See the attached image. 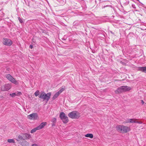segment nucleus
<instances>
[{
    "mask_svg": "<svg viewBox=\"0 0 146 146\" xmlns=\"http://www.w3.org/2000/svg\"><path fill=\"white\" fill-rule=\"evenodd\" d=\"M117 131L119 132L122 133H126L130 131V127L122 125H118L116 127Z\"/></svg>",
    "mask_w": 146,
    "mask_h": 146,
    "instance_id": "obj_1",
    "label": "nucleus"
},
{
    "mask_svg": "<svg viewBox=\"0 0 146 146\" xmlns=\"http://www.w3.org/2000/svg\"><path fill=\"white\" fill-rule=\"evenodd\" d=\"M51 95L50 92H49L46 94L44 92H42L40 93V95L38 96V97L40 98L48 101L50 98Z\"/></svg>",
    "mask_w": 146,
    "mask_h": 146,
    "instance_id": "obj_2",
    "label": "nucleus"
},
{
    "mask_svg": "<svg viewBox=\"0 0 146 146\" xmlns=\"http://www.w3.org/2000/svg\"><path fill=\"white\" fill-rule=\"evenodd\" d=\"M68 116L69 117L73 119H78L80 116V113L76 111L70 112L68 114Z\"/></svg>",
    "mask_w": 146,
    "mask_h": 146,
    "instance_id": "obj_3",
    "label": "nucleus"
},
{
    "mask_svg": "<svg viewBox=\"0 0 146 146\" xmlns=\"http://www.w3.org/2000/svg\"><path fill=\"white\" fill-rule=\"evenodd\" d=\"M60 117L64 123H66L69 121L68 117L64 112L60 113Z\"/></svg>",
    "mask_w": 146,
    "mask_h": 146,
    "instance_id": "obj_4",
    "label": "nucleus"
},
{
    "mask_svg": "<svg viewBox=\"0 0 146 146\" xmlns=\"http://www.w3.org/2000/svg\"><path fill=\"white\" fill-rule=\"evenodd\" d=\"M6 78L11 82L16 85L19 84V82L10 74H7L5 75Z\"/></svg>",
    "mask_w": 146,
    "mask_h": 146,
    "instance_id": "obj_5",
    "label": "nucleus"
},
{
    "mask_svg": "<svg viewBox=\"0 0 146 146\" xmlns=\"http://www.w3.org/2000/svg\"><path fill=\"white\" fill-rule=\"evenodd\" d=\"M38 118V114L36 113H33L27 116V118L30 120H36Z\"/></svg>",
    "mask_w": 146,
    "mask_h": 146,
    "instance_id": "obj_6",
    "label": "nucleus"
},
{
    "mask_svg": "<svg viewBox=\"0 0 146 146\" xmlns=\"http://www.w3.org/2000/svg\"><path fill=\"white\" fill-rule=\"evenodd\" d=\"M3 43L5 45L10 46L12 44L13 42L10 39L7 38H5L3 39Z\"/></svg>",
    "mask_w": 146,
    "mask_h": 146,
    "instance_id": "obj_7",
    "label": "nucleus"
},
{
    "mask_svg": "<svg viewBox=\"0 0 146 146\" xmlns=\"http://www.w3.org/2000/svg\"><path fill=\"white\" fill-rule=\"evenodd\" d=\"M11 86L9 84H7L3 86L2 88V90L4 91H7L11 88Z\"/></svg>",
    "mask_w": 146,
    "mask_h": 146,
    "instance_id": "obj_8",
    "label": "nucleus"
},
{
    "mask_svg": "<svg viewBox=\"0 0 146 146\" xmlns=\"http://www.w3.org/2000/svg\"><path fill=\"white\" fill-rule=\"evenodd\" d=\"M47 124V123L46 122H43L39 126L37 127V128H38V130L40 129L43 127H44Z\"/></svg>",
    "mask_w": 146,
    "mask_h": 146,
    "instance_id": "obj_9",
    "label": "nucleus"
},
{
    "mask_svg": "<svg viewBox=\"0 0 146 146\" xmlns=\"http://www.w3.org/2000/svg\"><path fill=\"white\" fill-rule=\"evenodd\" d=\"M123 92H126L130 90L131 89V88L127 86H121Z\"/></svg>",
    "mask_w": 146,
    "mask_h": 146,
    "instance_id": "obj_10",
    "label": "nucleus"
},
{
    "mask_svg": "<svg viewBox=\"0 0 146 146\" xmlns=\"http://www.w3.org/2000/svg\"><path fill=\"white\" fill-rule=\"evenodd\" d=\"M137 122V121L133 119H128L126 121L125 123Z\"/></svg>",
    "mask_w": 146,
    "mask_h": 146,
    "instance_id": "obj_11",
    "label": "nucleus"
},
{
    "mask_svg": "<svg viewBox=\"0 0 146 146\" xmlns=\"http://www.w3.org/2000/svg\"><path fill=\"white\" fill-rule=\"evenodd\" d=\"M123 92L121 87L118 88L117 90L115 91V92L116 94L121 93Z\"/></svg>",
    "mask_w": 146,
    "mask_h": 146,
    "instance_id": "obj_12",
    "label": "nucleus"
},
{
    "mask_svg": "<svg viewBox=\"0 0 146 146\" xmlns=\"http://www.w3.org/2000/svg\"><path fill=\"white\" fill-rule=\"evenodd\" d=\"M138 70H139L143 72H146V67H139V68Z\"/></svg>",
    "mask_w": 146,
    "mask_h": 146,
    "instance_id": "obj_13",
    "label": "nucleus"
},
{
    "mask_svg": "<svg viewBox=\"0 0 146 146\" xmlns=\"http://www.w3.org/2000/svg\"><path fill=\"white\" fill-rule=\"evenodd\" d=\"M85 136L86 137H89L92 139L93 137V135L92 133H88L85 135Z\"/></svg>",
    "mask_w": 146,
    "mask_h": 146,
    "instance_id": "obj_14",
    "label": "nucleus"
},
{
    "mask_svg": "<svg viewBox=\"0 0 146 146\" xmlns=\"http://www.w3.org/2000/svg\"><path fill=\"white\" fill-rule=\"evenodd\" d=\"M60 94L58 92H57L53 96L52 98L53 100H55L56 98Z\"/></svg>",
    "mask_w": 146,
    "mask_h": 146,
    "instance_id": "obj_15",
    "label": "nucleus"
},
{
    "mask_svg": "<svg viewBox=\"0 0 146 146\" xmlns=\"http://www.w3.org/2000/svg\"><path fill=\"white\" fill-rule=\"evenodd\" d=\"M24 135L26 139H29L31 138V136L29 134L26 133Z\"/></svg>",
    "mask_w": 146,
    "mask_h": 146,
    "instance_id": "obj_16",
    "label": "nucleus"
},
{
    "mask_svg": "<svg viewBox=\"0 0 146 146\" xmlns=\"http://www.w3.org/2000/svg\"><path fill=\"white\" fill-rule=\"evenodd\" d=\"M37 127H36L33 129H32L31 131V133H33L35 132L37 130H38Z\"/></svg>",
    "mask_w": 146,
    "mask_h": 146,
    "instance_id": "obj_17",
    "label": "nucleus"
},
{
    "mask_svg": "<svg viewBox=\"0 0 146 146\" xmlns=\"http://www.w3.org/2000/svg\"><path fill=\"white\" fill-rule=\"evenodd\" d=\"M39 91V90H37L34 93L35 95L36 96H39L40 94Z\"/></svg>",
    "mask_w": 146,
    "mask_h": 146,
    "instance_id": "obj_18",
    "label": "nucleus"
},
{
    "mask_svg": "<svg viewBox=\"0 0 146 146\" xmlns=\"http://www.w3.org/2000/svg\"><path fill=\"white\" fill-rule=\"evenodd\" d=\"M65 88V87L64 86L58 92H59V93L60 94L61 93H62L63 91L64 90Z\"/></svg>",
    "mask_w": 146,
    "mask_h": 146,
    "instance_id": "obj_19",
    "label": "nucleus"
},
{
    "mask_svg": "<svg viewBox=\"0 0 146 146\" xmlns=\"http://www.w3.org/2000/svg\"><path fill=\"white\" fill-rule=\"evenodd\" d=\"M7 141L9 143H15L14 140L12 139H8Z\"/></svg>",
    "mask_w": 146,
    "mask_h": 146,
    "instance_id": "obj_20",
    "label": "nucleus"
},
{
    "mask_svg": "<svg viewBox=\"0 0 146 146\" xmlns=\"http://www.w3.org/2000/svg\"><path fill=\"white\" fill-rule=\"evenodd\" d=\"M56 118H52V123H56Z\"/></svg>",
    "mask_w": 146,
    "mask_h": 146,
    "instance_id": "obj_21",
    "label": "nucleus"
},
{
    "mask_svg": "<svg viewBox=\"0 0 146 146\" xmlns=\"http://www.w3.org/2000/svg\"><path fill=\"white\" fill-rule=\"evenodd\" d=\"M10 96H11L12 97H13L15 96H17L16 94L15 93L10 94Z\"/></svg>",
    "mask_w": 146,
    "mask_h": 146,
    "instance_id": "obj_22",
    "label": "nucleus"
},
{
    "mask_svg": "<svg viewBox=\"0 0 146 146\" xmlns=\"http://www.w3.org/2000/svg\"><path fill=\"white\" fill-rule=\"evenodd\" d=\"M18 19H19V21L21 23H23V21L22 20L20 17H18Z\"/></svg>",
    "mask_w": 146,
    "mask_h": 146,
    "instance_id": "obj_23",
    "label": "nucleus"
},
{
    "mask_svg": "<svg viewBox=\"0 0 146 146\" xmlns=\"http://www.w3.org/2000/svg\"><path fill=\"white\" fill-rule=\"evenodd\" d=\"M22 94V93L21 92H18L17 94H16L17 96H19Z\"/></svg>",
    "mask_w": 146,
    "mask_h": 146,
    "instance_id": "obj_24",
    "label": "nucleus"
},
{
    "mask_svg": "<svg viewBox=\"0 0 146 146\" xmlns=\"http://www.w3.org/2000/svg\"><path fill=\"white\" fill-rule=\"evenodd\" d=\"M55 123H52L51 124L52 127H54V126H55Z\"/></svg>",
    "mask_w": 146,
    "mask_h": 146,
    "instance_id": "obj_25",
    "label": "nucleus"
},
{
    "mask_svg": "<svg viewBox=\"0 0 146 146\" xmlns=\"http://www.w3.org/2000/svg\"><path fill=\"white\" fill-rule=\"evenodd\" d=\"M32 146H38L36 144H34L32 145Z\"/></svg>",
    "mask_w": 146,
    "mask_h": 146,
    "instance_id": "obj_26",
    "label": "nucleus"
},
{
    "mask_svg": "<svg viewBox=\"0 0 146 146\" xmlns=\"http://www.w3.org/2000/svg\"><path fill=\"white\" fill-rule=\"evenodd\" d=\"M137 122H135L136 123H138L139 124H141L142 123V122H141V121H139V122H138V121H137Z\"/></svg>",
    "mask_w": 146,
    "mask_h": 146,
    "instance_id": "obj_27",
    "label": "nucleus"
},
{
    "mask_svg": "<svg viewBox=\"0 0 146 146\" xmlns=\"http://www.w3.org/2000/svg\"><path fill=\"white\" fill-rule=\"evenodd\" d=\"M30 48L31 49H32L33 48V46L32 45H30Z\"/></svg>",
    "mask_w": 146,
    "mask_h": 146,
    "instance_id": "obj_28",
    "label": "nucleus"
},
{
    "mask_svg": "<svg viewBox=\"0 0 146 146\" xmlns=\"http://www.w3.org/2000/svg\"><path fill=\"white\" fill-rule=\"evenodd\" d=\"M142 103H143V104L144 102L143 100H142Z\"/></svg>",
    "mask_w": 146,
    "mask_h": 146,
    "instance_id": "obj_29",
    "label": "nucleus"
},
{
    "mask_svg": "<svg viewBox=\"0 0 146 146\" xmlns=\"http://www.w3.org/2000/svg\"><path fill=\"white\" fill-rule=\"evenodd\" d=\"M139 1V3H140V2Z\"/></svg>",
    "mask_w": 146,
    "mask_h": 146,
    "instance_id": "obj_30",
    "label": "nucleus"
}]
</instances>
